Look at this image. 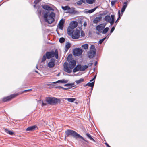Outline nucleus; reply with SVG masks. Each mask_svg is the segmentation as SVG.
Masks as SVG:
<instances>
[{"mask_svg": "<svg viewBox=\"0 0 147 147\" xmlns=\"http://www.w3.org/2000/svg\"><path fill=\"white\" fill-rule=\"evenodd\" d=\"M78 25V23L77 21H73L71 22L70 24V26H69L70 28H71L74 29V28H76Z\"/></svg>", "mask_w": 147, "mask_h": 147, "instance_id": "obj_13", "label": "nucleus"}, {"mask_svg": "<svg viewBox=\"0 0 147 147\" xmlns=\"http://www.w3.org/2000/svg\"><path fill=\"white\" fill-rule=\"evenodd\" d=\"M60 73H58V74H57V75L56 76H59L60 75Z\"/></svg>", "mask_w": 147, "mask_h": 147, "instance_id": "obj_62", "label": "nucleus"}, {"mask_svg": "<svg viewBox=\"0 0 147 147\" xmlns=\"http://www.w3.org/2000/svg\"><path fill=\"white\" fill-rule=\"evenodd\" d=\"M46 57V55H43L42 58V61H41V62L42 63L45 61V60L47 58V57Z\"/></svg>", "mask_w": 147, "mask_h": 147, "instance_id": "obj_38", "label": "nucleus"}, {"mask_svg": "<svg viewBox=\"0 0 147 147\" xmlns=\"http://www.w3.org/2000/svg\"><path fill=\"white\" fill-rule=\"evenodd\" d=\"M127 2H128L127 0H126V1L124 3H123L124 5H127Z\"/></svg>", "mask_w": 147, "mask_h": 147, "instance_id": "obj_53", "label": "nucleus"}, {"mask_svg": "<svg viewBox=\"0 0 147 147\" xmlns=\"http://www.w3.org/2000/svg\"><path fill=\"white\" fill-rule=\"evenodd\" d=\"M86 135L88 139L93 141V142H96V141L93 138L91 135L89 133H86Z\"/></svg>", "mask_w": 147, "mask_h": 147, "instance_id": "obj_25", "label": "nucleus"}, {"mask_svg": "<svg viewBox=\"0 0 147 147\" xmlns=\"http://www.w3.org/2000/svg\"><path fill=\"white\" fill-rule=\"evenodd\" d=\"M72 54H70L67 57V60L68 62H69L70 60H71V58H72Z\"/></svg>", "mask_w": 147, "mask_h": 147, "instance_id": "obj_41", "label": "nucleus"}, {"mask_svg": "<svg viewBox=\"0 0 147 147\" xmlns=\"http://www.w3.org/2000/svg\"><path fill=\"white\" fill-rule=\"evenodd\" d=\"M105 144L106 145V146H107V147H111L109 145V144L107 143H105Z\"/></svg>", "mask_w": 147, "mask_h": 147, "instance_id": "obj_58", "label": "nucleus"}, {"mask_svg": "<svg viewBox=\"0 0 147 147\" xmlns=\"http://www.w3.org/2000/svg\"><path fill=\"white\" fill-rule=\"evenodd\" d=\"M106 24H102L97 25L96 27V30L100 33L102 32V30L105 27Z\"/></svg>", "mask_w": 147, "mask_h": 147, "instance_id": "obj_11", "label": "nucleus"}, {"mask_svg": "<svg viewBox=\"0 0 147 147\" xmlns=\"http://www.w3.org/2000/svg\"><path fill=\"white\" fill-rule=\"evenodd\" d=\"M118 14L119 16H120V17H121V16L120 15V10H119L118 11Z\"/></svg>", "mask_w": 147, "mask_h": 147, "instance_id": "obj_54", "label": "nucleus"}, {"mask_svg": "<svg viewBox=\"0 0 147 147\" xmlns=\"http://www.w3.org/2000/svg\"><path fill=\"white\" fill-rule=\"evenodd\" d=\"M70 136L75 138L76 140L81 139L82 140H81L80 141L83 144H87L85 142L87 143H89L88 140H85L83 137L75 131L71 129H67L65 131V136L69 137Z\"/></svg>", "mask_w": 147, "mask_h": 147, "instance_id": "obj_1", "label": "nucleus"}, {"mask_svg": "<svg viewBox=\"0 0 147 147\" xmlns=\"http://www.w3.org/2000/svg\"><path fill=\"white\" fill-rule=\"evenodd\" d=\"M115 29V27L114 26H113L111 28L110 30V34H111L114 31Z\"/></svg>", "mask_w": 147, "mask_h": 147, "instance_id": "obj_44", "label": "nucleus"}, {"mask_svg": "<svg viewBox=\"0 0 147 147\" xmlns=\"http://www.w3.org/2000/svg\"><path fill=\"white\" fill-rule=\"evenodd\" d=\"M75 8L74 7L70 8V9H69L68 12L69 13L73 14L78 13L79 11L75 10Z\"/></svg>", "mask_w": 147, "mask_h": 147, "instance_id": "obj_14", "label": "nucleus"}, {"mask_svg": "<svg viewBox=\"0 0 147 147\" xmlns=\"http://www.w3.org/2000/svg\"><path fill=\"white\" fill-rule=\"evenodd\" d=\"M18 95V93L13 94L6 97H4L3 99V101L4 102H5L7 101H9L11 99L17 96Z\"/></svg>", "mask_w": 147, "mask_h": 147, "instance_id": "obj_6", "label": "nucleus"}, {"mask_svg": "<svg viewBox=\"0 0 147 147\" xmlns=\"http://www.w3.org/2000/svg\"><path fill=\"white\" fill-rule=\"evenodd\" d=\"M104 20L106 22L108 23L111 20V16L108 15H106L105 16Z\"/></svg>", "mask_w": 147, "mask_h": 147, "instance_id": "obj_22", "label": "nucleus"}, {"mask_svg": "<svg viewBox=\"0 0 147 147\" xmlns=\"http://www.w3.org/2000/svg\"><path fill=\"white\" fill-rule=\"evenodd\" d=\"M42 8L46 10L47 11H54V9L52 7L47 5H45L42 6Z\"/></svg>", "mask_w": 147, "mask_h": 147, "instance_id": "obj_16", "label": "nucleus"}, {"mask_svg": "<svg viewBox=\"0 0 147 147\" xmlns=\"http://www.w3.org/2000/svg\"><path fill=\"white\" fill-rule=\"evenodd\" d=\"M46 13H47L48 14V16H47L48 18H51L52 19H54V18L55 16V14L54 13L52 12L50 14L49 13V12H46Z\"/></svg>", "mask_w": 147, "mask_h": 147, "instance_id": "obj_20", "label": "nucleus"}, {"mask_svg": "<svg viewBox=\"0 0 147 147\" xmlns=\"http://www.w3.org/2000/svg\"><path fill=\"white\" fill-rule=\"evenodd\" d=\"M88 68V66L85 65L82 67L81 64H78L73 70V72L75 73L78 71H83L85 70V69Z\"/></svg>", "mask_w": 147, "mask_h": 147, "instance_id": "obj_5", "label": "nucleus"}, {"mask_svg": "<svg viewBox=\"0 0 147 147\" xmlns=\"http://www.w3.org/2000/svg\"><path fill=\"white\" fill-rule=\"evenodd\" d=\"M92 64H93V63L92 62L90 63H89L88 64V66L90 67V66H91L92 65Z\"/></svg>", "mask_w": 147, "mask_h": 147, "instance_id": "obj_57", "label": "nucleus"}, {"mask_svg": "<svg viewBox=\"0 0 147 147\" xmlns=\"http://www.w3.org/2000/svg\"><path fill=\"white\" fill-rule=\"evenodd\" d=\"M96 52L93 51H90L88 53V55L89 58L92 59L96 55Z\"/></svg>", "mask_w": 147, "mask_h": 147, "instance_id": "obj_15", "label": "nucleus"}, {"mask_svg": "<svg viewBox=\"0 0 147 147\" xmlns=\"http://www.w3.org/2000/svg\"><path fill=\"white\" fill-rule=\"evenodd\" d=\"M45 101L48 104L53 105L60 103L61 100L55 97L49 96L45 98Z\"/></svg>", "mask_w": 147, "mask_h": 147, "instance_id": "obj_3", "label": "nucleus"}, {"mask_svg": "<svg viewBox=\"0 0 147 147\" xmlns=\"http://www.w3.org/2000/svg\"><path fill=\"white\" fill-rule=\"evenodd\" d=\"M62 8L64 10H69L70 9V7L68 6H62Z\"/></svg>", "mask_w": 147, "mask_h": 147, "instance_id": "obj_33", "label": "nucleus"}, {"mask_svg": "<svg viewBox=\"0 0 147 147\" xmlns=\"http://www.w3.org/2000/svg\"><path fill=\"white\" fill-rule=\"evenodd\" d=\"M48 14L47 13H45L43 17L45 22L49 24H51L54 21L55 19H52L51 18H48Z\"/></svg>", "mask_w": 147, "mask_h": 147, "instance_id": "obj_8", "label": "nucleus"}, {"mask_svg": "<svg viewBox=\"0 0 147 147\" xmlns=\"http://www.w3.org/2000/svg\"><path fill=\"white\" fill-rule=\"evenodd\" d=\"M121 18V17L120 16H119L117 19L116 20L115 22V23H117L118 22V21Z\"/></svg>", "mask_w": 147, "mask_h": 147, "instance_id": "obj_52", "label": "nucleus"}, {"mask_svg": "<svg viewBox=\"0 0 147 147\" xmlns=\"http://www.w3.org/2000/svg\"><path fill=\"white\" fill-rule=\"evenodd\" d=\"M109 30V28L108 27H107L104 28L102 30V32L103 34H105Z\"/></svg>", "mask_w": 147, "mask_h": 147, "instance_id": "obj_28", "label": "nucleus"}, {"mask_svg": "<svg viewBox=\"0 0 147 147\" xmlns=\"http://www.w3.org/2000/svg\"><path fill=\"white\" fill-rule=\"evenodd\" d=\"M37 128V127L36 125H33L28 127L26 129L27 131H32L35 130L36 128Z\"/></svg>", "mask_w": 147, "mask_h": 147, "instance_id": "obj_17", "label": "nucleus"}, {"mask_svg": "<svg viewBox=\"0 0 147 147\" xmlns=\"http://www.w3.org/2000/svg\"><path fill=\"white\" fill-rule=\"evenodd\" d=\"M45 55L48 59H49L55 56L56 59L58 58V51L57 49H56L55 51H50L46 52Z\"/></svg>", "mask_w": 147, "mask_h": 147, "instance_id": "obj_4", "label": "nucleus"}, {"mask_svg": "<svg viewBox=\"0 0 147 147\" xmlns=\"http://www.w3.org/2000/svg\"><path fill=\"white\" fill-rule=\"evenodd\" d=\"M96 75H95L94 76V77L92 79L90 80V82H92L96 78Z\"/></svg>", "mask_w": 147, "mask_h": 147, "instance_id": "obj_46", "label": "nucleus"}, {"mask_svg": "<svg viewBox=\"0 0 147 147\" xmlns=\"http://www.w3.org/2000/svg\"><path fill=\"white\" fill-rule=\"evenodd\" d=\"M90 51H93L96 52V49L95 48V46L94 45H91L90 48Z\"/></svg>", "mask_w": 147, "mask_h": 147, "instance_id": "obj_29", "label": "nucleus"}, {"mask_svg": "<svg viewBox=\"0 0 147 147\" xmlns=\"http://www.w3.org/2000/svg\"><path fill=\"white\" fill-rule=\"evenodd\" d=\"M67 31L68 35L69 36H72V34L74 33V30L73 29L71 28H70V27L69 26L67 29Z\"/></svg>", "mask_w": 147, "mask_h": 147, "instance_id": "obj_19", "label": "nucleus"}, {"mask_svg": "<svg viewBox=\"0 0 147 147\" xmlns=\"http://www.w3.org/2000/svg\"><path fill=\"white\" fill-rule=\"evenodd\" d=\"M84 12L85 13H88V11H86V10H85V11H84Z\"/></svg>", "mask_w": 147, "mask_h": 147, "instance_id": "obj_60", "label": "nucleus"}, {"mask_svg": "<svg viewBox=\"0 0 147 147\" xmlns=\"http://www.w3.org/2000/svg\"><path fill=\"white\" fill-rule=\"evenodd\" d=\"M87 3L89 4H93L95 2V0H86Z\"/></svg>", "mask_w": 147, "mask_h": 147, "instance_id": "obj_36", "label": "nucleus"}, {"mask_svg": "<svg viewBox=\"0 0 147 147\" xmlns=\"http://www.w3.org/2000/svg\"><path fill=\"white\" fill-rule=\"evenodd\" d=\"M5 131L7 133L11 135H13L14 134V133L13 131L11 130H9L7 128L5 129Z\"/></svg>", "mask_w": 147, "mask_h": 147, "instance_id": "obj_24", "label": "nucleus"}, {"mask_svg": "<svg viewBox=\"0 0 147 147\" xmlns=\"http://www.w3.org/2000/svg\"><path fill=\"white\" fill-rule=\"evenodd\" d=\"M127 6L126 5H123L121 9V13L122 14H123V12H124Z\"/></svg>", "mask_w": 147, "mask_h": 147, "instance_id": "obj_31", "label": "nucleus"}, {"mask_svg": "<svg viewBox=\"0 0 147 147\" xmlns=\"http://www.w3.org/2000/svg\"><path fill=\"white\" fill-rule=\"evenodd\" d=\"M88 86V85H87V84H85V85H84V86L85 87L86 86Z\"/></svg>", "mask_w": 147, "mask_h": 147, "instance_id": "obj_64", "label": "nucleus"}, {"mask_svg": "<svg viewBox=\"0 0 147 147\" xmlns=\"http://www.w3.org/2000/svg\"><path fill=\"white\" fill-rule=\"evenodd\" d=\"M69 62V64L67 62H65L63 66L64 71L68 73H70L72 72V69L75 66L76 63V61L74 60H71Z\"/></svg>", "mask_w": 147, "mask_h": 147, "instance_id": "obj_2", "label": "nucleus"}, {"mask_svg": "<svg viewBox=\"0 0 147 147\" xmlns=\"http://www.w3.org/2000/svg\"><path fill=\"white\" fill-rule=\"evenodd\" d=\"M107 38V37H105L103 39H100L99 42L98 43L99 44H102L103 42Z\"/></svg>", "mask_w": 147, "mask_h": 147, "instance_id": "obj_40", "label": "nucleus"}, {"mask_svg": "<svg viewBox=\"0 0 147 147\" xmlns=\"http://www.w3.org/2000/svg\"><path fill=\"white\" fill-rule=\"evenodd\" d=\"M98 7L97 6L91 10H88V13H92L94 12L95 11V10L98 8Z\"/></svg>", "mask_w": 147, "mask_h": 147, "instance_id": "obj_32", "label": "nucleus"}, {"mask_svg": "<svg viewBox=\"0 0 147 147\" xmlns=\"http://www.w3.org/2000/svg\"><path fill=\"white\" fill-rule=\"evenodd\" d=\"M84 80L83 78H81L79 80H77L75 81V82L78 84H80L82 82H84Z\"/></svg>", "mask_w": 147, "mask_h": 147, "instance_id": "obj_27", "label": "nucleus"}, {"mask_svg": "<svg viewBox=\"0 0 147 147\" xmlns=\"http://www.w3.org/2000/svg\"><path fill=\"white\" fill-rule=\"evenodd\" d=\"M55 59L51 58L49 62L48 63V67L50 68H52L54 67L55 65Z\"/></svg>", "mask_w": 147, "mask_h": 147, "instance_id": "obj_10", "label": "nucleus"}, {"mask_svg": "<svg viewBox=\"0 0 147 147\" xmlns=\"http://www.w3.org/2000/svg\"><path fill=\"white\" fill-rule=\"evenodd\" d=\"M32 89H30L26 90H24L23 91H22V93H23V92H28V91H32Z\"/></svg>", "mask_w": 147, "mask_h": 147, "instance_id": "obj_49", "label": "nucleus"}, {"mask_svg": "<svg viewBox=\"0 0 147 147\" xmlns=\"http://www.w3.org/2000/svg\"><path fill=\"white\" fill-rule=\"evenodd\" d=\"M68 82V81L65 80V79H62L59 80L56 82H52L51 83L56 84L57 83H66Z\"/></svg>", "mask_w": 147, "mask_h": 147, "instance_id": "obj_18", "label": "nucleus"}, {"mask_svg": "<svg viewBox=\"0 0 147 147\" xmlns=\"http://www.w3.org/2000/svg\"><path fill=\"white\" fill-rule=\"evenodd\" d=\"M74 82L67 83L65 84L64 86H65L69 87L65 88L63 87L62 89L64 90H69L71 88L74 87Z\"/></svg>", "mask_w": 147, "mask_h": 147, "instance_id": "obj_12", "label": "nucleus"}, {"mask_svg": "<svg viewBox=\"0 0 147 147\" xmlns=\"http://www.w3.org/2000/svg\"><path fill=\"white\" fill-rule=\"evenodd\" d=\"M83 25L84 27H86L87 26V22H85L83 24Z\"/></svg>", "mask_w": 147, "mask_h": 147, "instance_id": "obj_56", "label": "nucleus"}, {"mask_svg": "<svg viewBox=\"0 0 147 147\" xmlns=\"http://www.w3.org/2000/svg\"><path fill=\"white\" fill-rule=\"evenodd\" d=\"M82 47L84 49H87L88 48V46L87 44H85L82 45Z\"/></svg>", "mask_w": 147, "mask_h": 147, "instance_id": "obj_35", "label": "nucleus"}, {"mask_svg": "<svg viewBox=\"0 0 147 147\" xmlns=\"http://www.w3.org/2000/svg\"><path fill=\"white\" fill-rule=\"evenodd\" d=\"M42 106H44L47 105V103H44V101L43 100L42 101Z\"/></svg>", "mask_w": 147, "mask_h": 147, "instance_id": "obj_50", "label": "nucleus"}, {"mask_svg": "<svg viewBox=\"0 0 147 147\" xmlns=\"http://www.w3.org/2000/svg\"><path fill=\"white\" fill-rule=\"evenodd\" d=\"M101 17H96L93 20V22L94 23H97L101 20Z\"/></svg>", "mask_w": 147, "mask_h": 147, "instance_id": "obj_23", "label": "nucleus"}, {"mask_svg": "<svg viewBox=\"0 0 147 147\" xmlns=\"http://www.w3.org/2000/svg\"><path fill=\"white\" fill-rule=\"evenodd\" d=\"M82 3H85V0H80Z\"/></svg>", "mask_w": 147, "mask_h": 147, "instance_id": "obj_59", "label": "nucleus"}, {"mask_svg": "<svg viewBox=\"0 0 147 147\" xmlns=\"http://www.w3.org/2000/svg\"><path fill=\"white\" fill-rule=\"evenodd\" d=\"M97 61H96V62H95V63H94L95 66H96L97 65Z\"/></svg>", "mask_w": 147, "mask_h": 147, "instance_id": "obj_63", "label": "nucleus"}, {"mask_svg": "<svg viewBox=\"0 0 147 147\" xmlns=\"http://www.w3.org/2000/svg\"><path fill=\"white\" fill-rule=\"evenodd\" d=\"M58 26L59 27V28L61 30H63V24H62L60 23L59 22V23L58 24Z\"/></svg>", "mask_w": 147, "mask_h": 147, "instance_id": "obj_37", "label": "nucleus"}, {"mask_svg": "<svg viewBox=\"0 0 147 147\" xmlns=\"http://www.w3.org/2000/svg\"><path fill=\"white\" fill-rule=\"evenodd\" d=\"M111 20L108 23H109L111 24V25H112L115 22V16L114 15H111Z\"/></svg>", "mask_w": 147, "mask_h": 147, "instance_id": "obj_21", "label": "nucleus"}, {"mask_svg": "<svg viewBox=\"0 0 147 147\" xmlns=\"http://www.w3.org/2000/svg\"><path fill=\"white\" fill-rule=\"evenodd\" d=\"M70 47H71L70 43L69 42H67L65 46V52H67V51L68 50Z\"/></svg>", "mask_w": 147, "mask_h": 147, "instance_id": "obj_26", "label": "nucleus"}, {"mask_svg": "<svg viewBox=\"0 0 147 147\" xmlns=\"http://www.w3.org/2000/svg\"><path fill=\"white\" fill-rule=\"evenodd\" d=\"M66 100H67L68 101L72 102H73L75 100V99L73 98H66Z\"/></svg>", "mask_w": 147, "mask_h": 147, "instance_id": "obj_34", "label": "nucleus"}, {"mask_svg": "<svg viewBox=\"0 0 147 147\" xmlns=\"http://www.w3.org/2000/svg\"><path fill=\"white\" fill-rule=\"evenodd\" d=\"M84 36L85 33L83 31H81V36L82 37H84Z\"/></svg>", "mask_w": 147, "mask_h": 147, "instance_id": "obj_45", "label": "nucleus"}, {"mask_svg": "<svg viewBox=\"0 0 147 147\" xmlns=\"http://www.w3.org/2000/svg\"><path fill=\"white\" fill-rule=\"evenodd\" d=\"M94 81L92 82H88L87 83L88 86L89 87H91V88H93L94 85Z\"/></svg>", "mask_w": 147, "mask_h": 147, "instance_id": "obj_30", "label": "nucleus"}, {"mask_svg": "<svg viewBox=\"0 0 147 147\" xmlns=\"http://www.w3.org/2000/svg\"><path fill=\"white\" fill-rule=\"evenodd\" d=\"M55 88H58L59 89H60L61 88L62 89L63 87L61 86H58L56 87Z\"/></svg>", "mask_w": 147, "mask_h": 147, "instance_id": "obj_55", "label": "nucleus"}, {"mask_svg": "<svg viewBox=\"0 0 147 147\" xmlns=\"http://www.w3.org/2000/svg\"><path fill=\"white\" fill-rule=\"evenodd\" d=\"M77 4L78 5H81L82 4V3L81 2V1L80 0V1H78L77 2Z\"/></svg>", "mask_w": 147, "mask_h": 147, "instance_id": "obj_47", "label": "nucleus"}, {"mask_svg": "<svg viewBox=\"0 0 147 147\" xmlns=\"http://www.w3.org/2000/svg\"><path fill=\"white\" fill-rule=\"evenodd\" d=\"M80 31L77 29H76L75 32L72 35L71 37L74 39H78L80 37Z\"/></svg>", "mask_w": 147, "mask_h": 147, "instance_id": "obj_9", "label": "nucleus"}, {"mask_svg": "<svg viewBox=\"0 0 147 147\" xmlns=\"http://www.w3.org/2000/svg\"><path fill=\"white\" fill-rule=\"evenodd\" d=\"M65 39L63 37L60 38L59 39V42L61 43H63L65 42Z\"/></svg>", "mask_w": 147, "mask_h": 147, "instance_id": "obj_39", "label": "nucleus"}, {"mask_svg": "<svg viewBox=\"0 0 147 147\" xmlns=\"http://www.w3.org/2000/svg\"><path fill=\"white\" fill-rule=\"evenodd\" d=\"M65 22V20L63 19H62L59 22V23H60L63 24L64 23V22Z\"/></svg>", "mask_w": 147, "mask_h": 147, "instance_id": "obj_43", "label": "nucleus"}, {"mask_svg": "<svg viewBox=\"0 0 147 147\" xmlns=\"http://www.w3.org/2000/svg\"><path fill=\"white\" fill-rule=\"evenodd\" d=\"M41 0H35L34 1V3L35 4H37Z\"/></svg>", "mask_w": 147, "mask_h": 147, "instance_id": "obj_48", "label": "nucleus"}, {"mask_svg": "<svg viewBox=\"0 0 147 147\" xmlns=\"http://www.w3.org/2000/svg\"><path fill=\"white\" fill-rule=\"evenodd\" d=\"M34 7L35 8H36V9H39L40 8V7L38 6H36V5H34Z\"/></svg>", "mask_w": 147, "mask_h": 147, "instance_id": "obj_51", "label": "nucleus"}, {"mask_svg": "<svg viewBox=\"0 0 147 147\" xmlns=\"http://www.w3.org/2000/svg\"><path fill=\"white\" fill-rule=\"evenodd\" d=\"M96 34L98 35H100V33L99 32H97L96 33Z\"/></svg>", "mask_w": 147, "mask_h": 147, "instance_id": "obj_61", "label": "nucleus"}, {"mask_svg": "<svg viewBox=\"0 0 147 147\" xmlns=\"http://www.w3.org/2000/svg\"><path fill=\"white\" fill-rule=\"evenodd\" d=\"M117 0H112L111 1V4L112 6H113L115 4V3L117 2Z\"/></svg>", "mask_w": 147, "mask_h": 147, "instance_id": "obj_42", "label": "nucleus"}, {"mask_svg": "<svg viewBox=\"0 0 147 147\" xmlns=\"http://www.w3.org/2000/svg\"><path fill=\"white\" fill-rule=\"evenodd\" d=\"M82 49L80 48H75L73 51V54L75 56H79L82 55Z\"/></svg>", "mask_w": 147, "mask_h": 147, "instance_id": "obj_7", "label": "nucleus"}]
</instances>
